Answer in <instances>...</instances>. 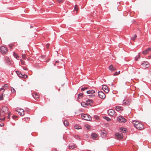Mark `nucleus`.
Wrapping results in <instances>:
<instances>
[{"label":"nucleus","mask_w":151,"mask_h":151,"mask_svg":"<svg viewBox=\"0 0 151 151\" xmlns=\"http://www.w3.org/2000/svg\"><path fill=\"white\" fill-rule=\"evenodd\" d=\"M133 124L134 126L138 129H142L143 128V125L139 121H134L133 122Z\"/></svg>","instance_id":"nucleus-1"},{"label":"nucleus","mask_w":151,"mask_h":151,"mask_svg":"<svg viewBox=\"0 0 151 151\" xmlns=\"http://www.w3.org/2000/svg\"><path fill=\"white\" fill-rule=\"evenodd\" d=\"M81 118L85 120L90 121L91 120V118L89 115L85 114H82L81 116Z\"/></svg>","instance_id":"nucleus-2"},{"label":"nucleus","mask_w":151,"mask_h":151,"mask_svg":"<svg viewBox=\"0 0 151 151\" xmlns=\"http://www.w3.org/2000/svg\"><path fill=\"white\" fill-rule=\"evenodd\" d=\"M7 48L3 46L0 47V52L2 54H5L7 52Z\"/></svg>","instance_id":"nucleus-3"},{"label":"nucleus","mask_w":151,"mask_h":151,"mask_svg":"<svg viewBox=\"0 0 151 151\" xmlns=\"http://www.w3.org/2000/svg\"><path fill=\"white\" fill-rule=\"evenodd\" d=\"M8 108L7 106H2L1 109V111L2 112L5 113V114H6L8 113Z\"/></svg>","instance_id":"nucleus-4"},{"label":"nucleus","mask_w":151,"mask_h":151,"mask_svg":"<svg viewBox=\"0 0 151 151\" xmlns=\"http://www.w3.org/2000/svg\"><path fill=\"white\" fill-rule=\"evenodd\" d=\"M117 120L121 123H124L126 121V119L122 116H119L117 118Z\"/></svg>","instance_id":"nucleus-5"},{"label":"nucleus","mask_w":151,"mask_h":151,"mask_svg":"<svg viewBox=\"0 0 151 151\" xmlns=\"http://www.w3.org/2000/svg\"><path fill=\"white\" fill-rule=\"evenodd\" d=\"M16 111H17L21 116H23L24 114V110L22 109H17L16 110Z\"/></svg>","instance_id":"nucleus-6"},{"label":"nucleus","mask_w":151,"mask_h":151,"mask_svg":"<svg viewBox=\"0 0 151 151\" xmlns=\"http://www.w3.org/2000/svg\"><path fill=\"white\" fill-rule=\"evenodd\" d=\"M98 95L99 97L102 99H104L106 97L105 93L101 91L99 92Z\"/></svg>","instance_id":"nucleus-7"},{"label":"nucleus","mask_w":151,"mask_h":151,"mask_svg":"<svg viewBox=\"0 0 151 151\" xmlns=\"http://www.w3.org/2000/svg\"><path fill=\"white\" fill-rule=\"evenodd\" d=\"M116 136L117 139H120L123 138V134L122 133H117L115 134Z\"/></svg>","instance_id":"nucleus-8"},{"label":"nucleus","mask_w":151,"mask_h":151,"mask_svg":"<svg viewBox=\"0 0 151 151\" xmlns=\"http://www.w3.org/2000/svg\"><path fill=\"white\" fill-rule=\"evenodd\" d=\"M102 89L106 93H108L109 92V89L108 87L106 85L102 86Z\"/></svg>","instance_id":"nucleus-9"},{"label":"nucleus","mask_w":151,"mask_h":151,"mask_svg":"<svg viewBox=\"0 0 151 151\" xmlns=\"http://www.w3.org/2000/svg\"><path fill=\"white\" fill-rule=\"evenodd\" d=\"M6 114L5 113L2 112L1 111L0 112V116L1 117H2L0 119V120L4 121L5 120V115Z\"/></svg>","instance_id":"nucleus-10"},{"label":"nucleus","mask_w":151,"mask_h":151,"mask_svg":"<svg viewBox=\"0 0 151 151\" xmlns=\"http://www.w3.org/2000/svg\"><path fill=\"white\" fill-rule=\"evenodd\" d=\"M142 65L143 67H145V68H148L150 66V65L149 63L147 62H144L142 63Z\"/></svg>","instance_id":"nucleus-11"},{"label":"nucleus","mask_w":151,"mask_h":151,"mask_svg":"<svg viewBox=\"0 0 151 151\" xmlns=\"http://www.w3.org/2000/svg\"><path fill=\"white\" fill-rule=\"evenodd\" d=\"M101 135L103 137H105L107 134V132L105 130H102L101 131Z\"/></svg>","instance_id":"nucleus-12"},{"label":"nucleus","mask_w":151,"mask_h":151,"mask_svg":"<svg viewBox=\"0 0 151 151\" xmlns=\"http://www.w3.org/2000/svg\"><path fill=\"white\" fill-rule=\"evenodd\" d=\"M108 113L109 115L111 116H113L114 114L115 111L113 109H109L108 111Z\"/></svg>","instance_id":"nucleus-13"},{"label":"nucleus","mask_w":151,"mask_h":151,"mask_svg":"<svg viewBox=\"0 0 151 151\" xmlns=\"http://www.w3.org/2000/svg\"><path fill=\"white\" fill-rule=\"evenodd\" d=\"M151 50V48L150 47H149L147 49H146L145 50L143 51L142 52V53L144 55L146 54Z\"/></svg>","instance_id":"nucleus-14"},{"label":"nucleus","mask_w":151,"mask_h":151,"mask_svg":"<svg viewBox=\"0 0 151 151\" xmlns=\"http://www.w3.org/2000/svg\"><path fill=\"white\" fill-rule=\"evenodd\" d=\"M131 101V100L130 99L124 100V103L126 104H129Z\"/></svg>","instance_id":"nucleus-15"},{"label":"nucleus","mask_w":151,"mask_h":151,"mask_svg":"<svg viewBox=\"0 0 151 151\" xmlns=\"http://www.w3.org/2000/svg\"><path fill=\"white\" fill-rule=\"evenodd\" d=\"M91 136L93 139H95L98 137V135L95 133H93L91 134Z\"/></svg>","instance_id":"nucleus-16"},{"label":"nucleus","mask_w":151,"mask_h":151,"mask_svg":"<svg viewBox=\"0 0 151 151\" xmlns=\"http://www.w3.org/2000/svg\"><path fill=\"white\" fill-rule=\"evenodd\" d=\"M86 102L87 103V105H89L92 106V104H93V102L91 100H88L86 101Z\"/></svg>","instance_id":"nucleus-17"},{"label":"nucleus","mask_w":151,"mask_h":151,"mask_svg":"<svg viewBox=\"0 0 151 151\" xmlns=\"http://www.w3.org/2000/svg\"><path fill=\"white\" fill-rule=\"evenodd\" d=\"M33 96L34 98L36 99H38L39 97V95L37 93H34V94L33 95Z\"/></svg>","instance_id":"nucleus-18"},{"label":"nucleus","mask_w":151,"mask_h":151,"mask_svg":"<svg viewBox=\"0 0 151 151\" xmlns=\"http://www.w3.org/2000/svg\"><path fill=\"white\" fill-rule=\"evenodd\" d=\"M115 109L117 111L122 110V108L120 106H117L116 107Z\"/></svg>","instance_id":"nucleus-19"},{"label":"nucleus","mask_w":151,"mask_h":151,"mask_svg":"<svg viewBox=\"0 0 151 151\" xmlns=\"http://www.w3.org/2000/svg\"><path fill=\"white\" fill-rule=\"evenodd\" d=\"M76 147V145L74 144L70 145L69 146V148L70 149H73L74 148Z\"/></svg>","instance_id":"nucleus-20"},{"label":"nucleus","mask_w":151,"mask_h":151,"mask_svg":"<svg viewBox=\"0 0 151 151\" xmlns=\"http://www.w3.org/2000/svg\"><path fill=\"white\" fill-rule=\"evenodd\" d=\"M16 73L17 74V75L19 77L22 78L23 75L22 73H21L20 72H19L18 71H16Z\"/></svg>","instance_id":"nucleus-21"},{"label":"nucleus","mask_w":151,"mask_h":151,"mask_svg":"<svg viewBox=\"0 0 151 151\" xmlns=\"http://www.w3.org/2000/svg\"><path fill=\"white\" fill-rule=\"evenodd\" d=\"M13 55L17 59H18V58H19V56L15 52H14L13 53Z\"/></svg>","instance_id":"nucleus-22"},{"label":"nucleus","mask_w":151,"mask_h":151,"mask_svg":"<svg viewBox=\"0 0 151 151\" xmlns=\"http://www.w3.org/2000/svg\"><path fill=\"white\" fill-rule=\"evenodd\" d=\"M95 91L94 90H91L87 91L86 93L88 94H93L95 93Z\"/></svg>","instance_id":"nucleus-23"},{"label":"nucleus","mask_w":151,"mask_h":151,"mask_svg":"<svg viewBox=\"0 0 151 151\" xmlns=\"http://www.w3.org/2000/svg\"><path fill=\"white\" fill-rule=\"evenodd\" d=\"M81 105L84 107H86V106L87 105V103L85 102H82L81 103Z\"/></svg>","instance_id":"nucleus-24"},{"label":"nucleus","mask_w":151,"mask_h":151,"mask_svg":"<svg viewBox=\"0 0 151 151\" xmlns=\"http://www.w3.org/2000/svg\"><path fill=\"white\" fill-rule=\"evenodd\" d=\"M63 123L65 126H68L69 125L68 122L67 120L63 122Z\"/></svg>","instance_id":"nucleus-25"},{"label":"nucleus","mask_w":151,"mask_h":151,"mask_svg":"<svg viewBox=\"0 0 151 151\" xmlns=\"http://www.w3.org/2000/svg\"><path fill=\"white\" fill-rule=\"evenodd\" d=\"M140 53H139L138 55L136 56L135 58V59L136 61H137L138 60V59L140 58Z\"/></svg>","instance_id":"nucleus-26"},{"label":"nucleus","mask_w":151,"mask_h":151,"mask_svg":"<svg viewBox=\"0 0 151 151\" xmlns=\"http://www.w3.org/2000/svg\"><path fill=\"white\" fill-rule=\"evenodd\" d=\"M137 37V35L136 34H134L133 35V36L132 37L131 39L134 41L135 40L136 38Z\"/></svg>","instance_id":"nucleus-27"},{"label":"nucleus","mask_w":151,"mask_h":151,"mask_svg":"<svg viewBox=\"0 0 151 151\" xmlns=\"http://www.w3.org/2000/svg\"><path fill=\"white\" fill-rule=\"evenodd\" d=\"M113 66L112 65H111L109 67V69L111 71H114V69H113Z\"/></svg>","instance_id":"nucleus-28"},{"label":"nucleus","mask_w":151,"mask_h":151,"mask_svg":"<svg viewBox=\"0 0 151 151\" xmlns=\"http://www.w3.org/2000/svg\"><path fill=\"white\" fill-rule=\"evenodd\" d=\"M75 128L76 129H79L81 128V127L78 125H76L75 126Z\"/></svg>","instance_id":"nucleus-29"},{"label":"nucleus","mask_w":151,"mask_h":151,"mask_svg":"<svg viewBox=\"0 0 151 151\" xmlns=\"http://www.w3.org/2000/svg\"><path fill=\"white\" fill-rule=\"evenodd\" d=\"M22 57L23 59L25 60L27 58V57L25 54H22Z\"/></svg>","instance_id":"nucleus-30"},{"label":"nucleus","mask_w":151,"mask_h":151,"mask_svg":"<svg viewBox=\"0 0 151 151\" xmlns=\"http://www.w3.org/2000/svg\"><path fill=\"white\" fill-rule=\"evenodd\" d=\"M120 130L122 131L123 133H125L126 131V129L125 128H122L120 129Z\"/></svg>","instance_id":"nucleus-31"},{"label":"nucleus","mask_w":151,"mask_h":151,"mask_svg":"<svg viewBox=\"0 0 151 151\" xmlns=\"http://www.w3.org/2000/svg\"><path fill=\"white\" fill-rule=\"evenodd\" d=\"M104 118L106 120L110 122L111 121V119L105 116L104 117Z\"/></svg>","instance_id":"nucleus-32"},{"label":"nucleus","mask_w":151,"mask_h":151,"mask_svg":"<svg viewBox=\"0 0 151 151\" xmlns=\"http://www.w3.org/2000/svg\"><path fill=\"white\" fill-rule=\"evenodd\" d=\"M78 10V6L77 5H75V6L74 10L76 11V12H77Z\"/></svg>","instance_id":"nucleus-33"},{"label":"nucleus","mask_w":151,"mask_h":151,"mask_svg":"<svg viewBox=\"0 0 151 151\" xmlns=\"http://www.w3.org/2000/svg\"><path fill=\"white\" fill-rule=\"evenodd\" d=\"M120 73V71H119L118 72H116L114 74V76H117Z\"/></svg>","instance_id":"nucleus-34"},{"label":"nucleus","mask_w":151,"mask_h":151,"mask_svg":"<svg viewBox=\"0 0 151 151\" xmlns=\"http://www.w3.org/2000/svg\"><path fill=\"white\" fill-rule=\"evenodd\" d=\"M83 93H79L78 95V97L79 98H80V97H82V96H83Z\"/></svg>","instance_id":"nucleus-35"},{"label":"nucleus","mask_w":151,"mask_h":151,"mask_svg":"<svg viewBox=\"0 0 151 151\" xmlns=\"http://www.w3.org/2000/svg\"><path fill=\"white\" fill-rule=\"evenodd\" d=\"M21 62V63L22 65H24L25 63V62L24 61H23L22 59H20V60Z\"/></svg>","instance_id":"nucleus-36"},{"label":"nucleus","mask_w":151,"mask_h":151,"mask_svg":"<svg viewBox=\"0 0 151 151\" xmlns=\"http://www.w3.org/2000/svg\"><path fill=\"white\" fill-rule=\"evenodd\" d=\"M28 77V76L27 75H26L25 74L23 75V76L22 77V78H27Z\"/></svg>","instance_id":"nucleus-37"},{"label":"nucleus","mask_w":151,"mask_h":151,"mask_svg":"<svg viewBox=\"0 0 151 151\" xmlns=\"http://www.w3.org/2000/svg\"><path fill=\"white\" fill-rule=\"evenodd\" d=\"M3 93H2L1 95H0V100H3Z\"/></svg>","instance_id":"nucleus-38"},{"label":"nucleus","mask_w":151,"mask_h":151,"mask_svg":"<svg viewBox=\"0 0 151 151\" xmlns=\"http://www.w3.org/2000/svg\"><path fill=\"white\" fill-rule=\"evenodd\" d=\"M88 88V87L83 88L81 89L82 91H84L85 89H87Z\"/></svg>","instance_id":"nucleus-39"},{"label":"nucleus","mask_w":151,"mask_h":151,"mask_svg":"<svg viewBox=\"0 0 151 151\" xmlns=\"http://www.w3.org/2000/svg\"><path fill=\"white\" fill-rule=\"evenodd\" d=\"M11 90L12 92L13 93H14L15 92V90L13 88H12L11 89Z\"/></svg>","instance_id":"nucleus-40"},{"label":"nucleus","mask_w":151,"mask_h":151,"mask_svg":"<svg viewBox=\"0 0 151 151\" xmlns=\"http://www.w3.org/2000/svg\"><path fill=\"white\" fill-rule=\"evenodd\" d=\"M85 127L86 128L88 129H89L90 128V126L86 125Z\"/></svg>","instance_id":"nucleus-41"},{"label":"nucleus","mask_w":151,"mask_h":151,"mask_svg":"<svg viewBox=\"0 0 151 151\" xmlns=\"http://www.w3.org/2000/svg\"><path fill=\"white\" fill-rule=\"evenodd\" d=\"M5 90L3 88H1L0 89V91H2V92H3Z\"/></svg>","instance_id":"nucleus-42"},{"label":"nucleus","mask_w":151,"mask_h":151,"mask_svg":"<svg viewBox=\"0 0 151 151\" xmlns=\"http://www.w3.org/2000/svg\"><path fill=\"white\" fill-rule=\"evenodd\" d=\"M57 1L60 3L63 2V0H57Z\"/></svg>","instance_id":"nucleus-43"},{"label":"nucleus","mask_w":151,"mask_h":151,"mask_svg":"<svg viewBox=\"0 0 151 151\" xmlns=\"http://www.w3.org/2000/svg\"><path fill=\"white\" fill-rule=\"evenodd\" d=\"M11 114V113L10 112H9V113L8 114V116L7 117V118L8 119H9L10 118V114Z\"/></svg>","instance_id":"nucleus-44"},{"label":"nucleus","mask_w":151,"mask_h":151,"mask_svg":"<svg viewBox=\"0 0 151 151\" xmlns=\"http://www.w3.org/2000/svg\"><path fill=\"white\" fill-rule=\"evenodd\" d=\"M50 45V44H47L46 45V47H47V48H48V47H49V45Z\"/></svg>","instance_id":"nucleus-45"},{"label":"nucleus","mask_w":151,"mask_h":151,"mask_svg":"<svg viewBox=\"0 0 151 151\" xmlns=\"http://www.w3.org/2000/svg\"><path fill=\"white\" fill-rule=\"evenodd\" d=\"M17 116H12V118L14 119L17 118Z\"/></svg>","instance_id":"nucleus-46"},{"label":"nucleus","mask_w":151,"mask_h":151,"mask_svg":"<svg viewBox=\"0 0 151 151\" xmlns=\"http://www.w3.org/2000/svg\"><path fill=\"white\" fill-rule=\"evenodd\" d=\"M23 68V69L24 70H28V68H27L26 67H24Z\"/></svg>","instance_id":"nucleus-47"},{"label":"nucleus","mask_w":151,"mask_h":151,"mask_svg":"<svg viewBox=\"0 0 151 151\" xmlns=\"http://www.w3.org/2000/svg\"><path fill=\"white\" fill-rule=\"evenodd\" d=\"M8 86L7 84H5L3 86V87H8Z\"/></svg>","instance_id":"nucleus-48"},{"label":"nucleus","mask_w":151,"mask_h":151,"mask_svg":"<svg viewBox=\"0 0 151 151\" xmlns=\"http://www.w3.org/2000/svg\"><path fill=\"white\" fill-rule=\"evenodd\" d=\"M90 96H91V97H94L95 96V95H91Z\"/></svg>","instance_id":"nucleus-49"},{"label":"nucleus","mask_w":151,"mask_h":151,"mask_svg":"<svg viewBox=\"0 0 151 151\" xmlns=\"http://www.w3.org/2000/svg\"><path fill=\"white\" fill-rule=\"evenodd\" d=\"M59 62V61L58 60L56 61L55 62V63H57Z\"/></svg>","instance_id":"nucleus-50"},{"label":"nucleus","mask_w":151,"mask_h":151,"mask_svg":"<svg viewBox=\"0 0 151 151\" xmlns=\"http://www.w3.org/2000/svg\"><path fill=\"white\" fill-rule=\"evenodd\" d=\"M7 60H8V62H10V60L9 59H8Z\"/></svg>","instance_id":"nucleus-51"},{"label":"nucleus","mask_w":151,"mask_h":151,"mask_svg":"<svg viewBox=\"0 0 151 151\" xmlns=\"http://www.w3.org/2000/svg\"><path fill=\"white\" fill-rule=\"evenodd\" d=\"M113 69H114V71L116 70V68H114L113 67Z\"/></svg>","instance_id":"nucleus-52"},{"label":"nucleus","mask_w":151,"mask_h":151,"mask_svg":"<svg viewBox=\"0 0 151 151\" xmlns=\"http://www.w3.org/2000/svg\"><path fill=\"white\" fill-rule=\"evenodd\" d=\"M0 125L1 126H3L4 125V124H2V125Z\"/></svg>","instance_id":"nucleus-53"},{"label":"nucleus","mask_w":151,"mask_h":151,"mask_svg":"<svg viewBox=\"0 0 151 151\" xmlns=\"http://www.w3.org/2000/svg\"><path fill=\"white\" fill-rule=\"evenodd\" d=\"M9 46H10V47H12V46L11 45V46H10L9 45Z\"/></svg>","instance_id":"nucleus-54"},{"label":"nucleus","mask_w":151,"mask_h":151,"mask_svg":"<svg viewBox=\"0 0 151 151\" xmlns=\"http://www.w3.org/2000/svg\"><path fill=\"white\" fill-rule=\"evenodd\" d=\"M78 137H79L78 136H77V137H76V138H78Z\"/></svg>","instance_id":"nucleus-55"},{"label":"nucleus","mask_w":151,"mask_h":151,"mask_svg":"<svg viewBox=\"0 0 151 151\" xmlns=\"http://www.w3.org/2000/svg\"><path fill=\"white\" fill-rule=\"evenodd\" d=\"M78 137H79L78 136H77V137H76V138H78Z\"/></svg>","instance_id":"nucleus-56"},{"label":"nucleus","mask_w":151,"mask_h":151,"mask_svg":"<svg viewBox=\"0 0 151 151\" xmlns=\"http://www.w3.org/2000/svg\"><path fill=\"white\" fill-rule=\"evenodd\" d=\"M78 137H79L78 136H77V137H76V138H78Z\"/></svg>","instance_id":"nucleus-57"},{"label":"nucleus","mask_w":151,"mask_h":151,"mask_svg":"<svg viewBox=\"0 0 151 151\" xmlns=\"http://www.w3.org/2000/svg\"><path fill=\"white\" fill-rule=\"evenodd\" d=\"M149 57H151V55L150 56H149Z\"/></svg>","instance_id":"nucleus-58"}]
</instances>
